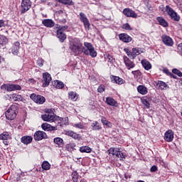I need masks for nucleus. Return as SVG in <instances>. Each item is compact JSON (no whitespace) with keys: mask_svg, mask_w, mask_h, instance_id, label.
I'll use <instances>...</instances> for the list:
<instances>
[{"mask_svg":"<svg viewBox=\"0 0 182 182\" xmlns=\"http://www.w3.org/2000/svg\"><path fill=\"white\" fill-rule=\"evenodd\" d=\"M10 99H12L14 102H22V100H23V97L21 95L13 94L11 95Z\"/></svg>","mask_w":182,"mask_h":182,"instance_id":"obj_28","label":"nucleus"},{"mask_svg":"<svg viewBox=\"0 0 182 182\" xmlns=\"http://www.w3.org/2000/svg\"><path fill=\"white\" fill-rule=\"evenodd\" d=\"M41 128L44 132H55L58 130V126H52L48 123H43L41 124Z\"/></svg>","mask_w":182,"mask_h":182,"instance_id":"obj_13","label":"nucleus"},{"mask_svg":"<svg viewBox=\"0 0 182 182\" xmlns=\"http://www.w3.org/2000/svg\"><path fill=\"white\" fill-rule=\"evenodd\" d=\"M106 103H107L109 106H114L115 107H117V101H116L112 97H107L106 98Z\"/></svg>","mask_w":182,"mask_h":182,"instance_id":"obj_26","label":"nucleus"},{"mask_svg":"<svg viewBox=\"0 0 182 182\" xmlns=\"http://www.w3.org/2000/svg\"><path fill=\"white\" fill-rule=\"evenodd\" d=\"M161 39H162V42L164 43V45H166V46H173L174 45L173 38L168 36L163 35L161 36Z\"/></svg>","mask_w":182,"mask_h":182,"instance_id":"obj_12","label":"nucleus"},{"mask_svg":"<svg viewBox=\"0 0 182 182\" xmlns=\"http://www.w3.org/2000/svg\"><path fill=\"white\" fill-rule=\"evenodd\" d=\"M57 38H58L60 42L63 43L66 40V34L63 31H60V30L57 31Z\"/></svg>","mask_w":182,"mask_h":182,"instance_id":"obj_25","label":"nucleus"},{"mask_svg":"<svg viewBox=\"0 0 182 182\" xmlns=\"http://www.w3.org/2000/svg\"><path fill=\"white\" fill-rule=\"evenodd\" d=\"M80 21L83 23L84 27L89 31L90 29V22L89 18L86 16V14L83 12L80 13Z\"/></svg>","mask_w":182,"mask_h":182,"instance_id":"obj_9","label":"nucleus"},{"mask_svg":"<svg viewBox=\"0 0 182 182\" xmlns=\"http://www.w3.org/2000/svg\"><path fill=\"white\" fill-rule=\"evenodd\" d=\"M101 122L102 124L107 126V127H109V129H112L113 127V125L112 124V122H109L106 117H102L101 119Z\"/></svg>","mask_w":182,"mask_h":182,"instance_id":"obj_32","label":"nucleus"},{"mask_svg":"<svg viewBox=\"0 0 182 182\" xmlns=\"http://www.w3.org/2000/svg\"><path fill=\"white\" fill-rule=\"evenodd\" d=\"M72 177L74 182L79 181V173H77V172L76 171L73 172Z\"/></svg>","mask_w":182,"mask_h":182,"instance_id":"obj_42","label":"nucleus"},{"mask_svg":"<svg viewBox=\"0 0 182 182\" xmlns=\"http://www.w3.org/2000/svg\"><path fill=\"white\" fill-rule=\"evenodd\" d=\"M141 65L145 70H150L151 69V64L146 60H141Z\"/></svg>","mask_w":182,"mask_h":182,"instance_id":"obj_29","label":"nucleus"},{"mask_svg":"<svg viewBox=\"0 0 182 182\" xmlns=\"http://www.w3.org/2000/svg\"><path fill=\"white\" fill-rule=\"evenodd\" d=\"M157 85L161 90H167L168 89V85L161 80H158Z\"/></svg>","mask_w":182,"mask_h":182,"instance_id":"obj_27","label":"nucleus"},{"mask_svg":"<svg viewBox=\"0 0 182 182\" xmlns=\"http://www.w3.org/2000/svg\"><path fill=\"white\" fill-rule=\"evenodd\" d=\"M54 86L56 89H63L65 84L62 81L55 80L54 81Z\"/></svg>","mask_w":182,"mask_h":182,"instance_id":"obj_35","label":"nucleus"},{"mask_svg":"<svg viewBox=\"0 0 182 182\" xmlns=\"http://www.w3.org/2000/svg\"><path fill=\"white\" fill-rule=\"evenodd\" d=\"M106 59L107 62H109V63H114L115 62L114 58H113V56H112L111 55H108Z\"/></svg>","mask_w":182,"mask_h":182,"instance_id":"obj_46","label":"nucleus"},{"mask_svg":"<svg viewBox=\"0 0 182 182\" xmlns=\"http://www.w3.org/2000/svg\"><path fill=\"white\" fill-rule=\"evenodd\" d=\"M21 43L16 41L11 48V53L17 55L19 53V46Z\"/></svg>","mask_w":182,"mask_h":182,"instance_id":"obj_20","label":"nucleus"},{"mask_svg":"<svg viewBox=\"0 0 182 182\" xmlns=\"http://www.w3.org/2000/svg\"><path fill=\"white\" fill-rule=\"evenodd\" d=\"M4 144H5V142H4Z\"/></svg>","mask_w":182,"mask_h":182,"instance_id":"obj_63","label":"nucleus"},{"mask_svg":"<svg viewBox=\"0 0 182 182\" xmlns=\"http://www.w3.org/2000/svg\"><path fill=\"white\" fill-rule=\"evenodd\" d=\"M119 38V41H122V42H124V43H129L132 41V37L127 33H120Z\"/></svg>","mask_w":182,"mask_h":182,"instance_id":"obj_17","label":"nucleus"},{"mask_svg":"<svg viewBox=\"0 0 182 182\" xmlns=\"http://www.w3.org/2000/svg\"><path fill=\"white\" fill-rule=\"evenodd\" d=\"M162 72L165 73V75H167V76H170V75H171V72H170L167 68H164Z\"/></svg>","mask_w":182,"mask_h":182,"instance_id":"obj_49","label":"nucleus"},{"mask_svg":"<svg viewBox=\"0 0 182 182\" xmlns=\"http://www.w3.org/2000/svg\"><path fill=\"white\" fill-rule=\"evenodd\" d=\"M43 63H45V60H43V59L42 58H38V60H37V65L40 68H42V66H43Z\"/></svg>","mask_w":182,"mask_h":182,"instance_id":"obj_48","label":"nucleus"},{"mask_svg":"<svg viewBox=\"0 0 182 182\" xmlns=\"http://www.w3.org/2000/svg\"><path fill=\"white\" fill-rule=\"evenodd\" d=\"M16 113H18L16 105H11L5 112L6 117L8 120H14L16 117Z\"/></svg>","mask_w":182,"mask_h":182,"instance_id":"obj_2","label":"nucleus"},{"mask_svg":"<svg viewBox=\"0 0 182 182\" xmlns=\"http://www.w3.org/2000/svg\"><path fill=\"white\" fill-rule=\"evenodd\" d=\"M141 100L142 105H144L146 109L150 108V102H149V98H141Z\"/></svg>","mask_w":182,"mask_h":182,"instance_id":"obj_41","label":"nucleus"},{"mask_svg":"<svg viewBox=\"0 0 182 182\" xmlns=\"http://www.w3.org/2000/svg\"><path fill=\"white\" fill-rule=\"evenodd\" d=\"M124 50L131 59H136V56H139L141 53V48H132V51L129 48H124Z\"/></svg>","mask_w":182,"mask_h":182,"instance_id":"obj_4","label":"nucleus"},{"mask_svg":"<svg viewBox=\"0 0 182 182\" xmlns=\"http://www.w3.org/2000/svg\"><path fill=\"white\" fill-rule=\"evenodd\" d=\"M57 2H60V4H63V5H69L71 6L72 5H75V3L72 0H55Z\"/></svg>","mask_w":182,"mask_h":182,"instance_id":"obj_34","label":"nucleus"},{"mask_svg":"<svg viewBox=\"0 0 182 182\" xmlns=\"http://www.w3.org/2000/svg\"><path fill=\"white\" fill-rule=\"evenodd\" d=\"M180 0H173V2H175V4H178V1H179Z\"/></svg>","mask_w":182,"mask_h":182,"instance_id":"obj_59","label":"nucleus"},{"mask_svg":"<svg viewBox=\"0 0 182 182\" xmlns=\"http://www.w3.org/2000/svg\"><path fill=\"white\" fill-rule=\"evenodd\" d=\"M181 86H182V79H181V82H180Z\"/></svg>","mask_w":182,"mask_h":182,"instance_id":"obj_61","label":"nucleus"},{"mask_svg":"<svg viewBox=\"0 0 182 182\" xmlns=\"http://www.w3.org/2000/svg\"><path fill=\"white\" fill-rule=\"evenodd\" d=\"M0 28H5V21L3 19L0 20Z\"/></svg>","mask_w":182,"mask_h":182,"instance_id":"obj_54","label":"nucleus"},{"mask_svg":"<svg viewBox=\"0 0 182 182\" xmlns=\"http://www.w3.org/2000/svg\"><path fill=\"white\" fill-rule=\"evenodd\" d=\"M43 170H50V164L48 161H44L41 165Z\"/></svg>","mask_w":182,"mask_h":182,"instance_id":"obj_39","label":"nucleus"},{"mask_svg":"<svg viewBox=\"0 0 182 182\" xmlns=\"http://www.w3.org/2000/svg\"><path fill=\"white\" fill-rule=\"evenodd\" d=\"M80 151L81 153H91L92 149L89 146H81L80 148Z\"/></svg>","mask_w":182,"mask_h":182,"instance_id":"obj_40","label":"nucleus"},{"mask_svg":"<svg viewBox=\"0 0 182 182\" xmlns=\"http://www.w3.org/2000/svg\"><path fill=\"white\" fill-rule=\"evenodd\" d=\"M43 139H48L46 132L43 131H37L34 133V140H36V141H41V140H43Z\"/></svg>","mask_w":182,"mask_h":182,"instance_id":"obj_10","label":"nucleus"},{"mask_svg":"<svg viewBox=\"0 0 182 182\" xmlns=\"http://www.w3.org/2000/svg\"><path fill=\"white\" fill-rule=\"evenodd\" d=\"M166 11L172 21H174L175 22H180V16L174 11V9L171 8L170 6H166Z\"/></svg>","mask_w":182,"mask_h":182,"instance_id":"obj_3","label":"nucleus"},{"mask_svg":"<svg viewBox=\"0 0 182 182\" xmlns=\"http://www.w3.org/2000/svg\"><path fill=\"white\" fill-rule=\"evenodd\" d=\"M50 112H52V109H47L46 113L48 114H50Z\"/></svg>","mask_w":182,"mask_h":182,"instance_id":"obj_58","label":"nucleus"},{"mask_svg":"<svg viewBox=\"0 0 182 182\" xmlns=\"http://www.w3.org/2000/svg\"><path fill=\"white\" fill-rule=\"evenodd\" d=\"M122 29H125V31H133V28L130 26V24L126 23L122 25Z\"/></svg>","mask_w":182,"mask_h":182,"instance_id":"obj_44","label":"nucleus"},{"mask_svg":"<svg viewBox=\"0 0 182 182\" xmlns=\"http://www.w3.org/2000/svg\"><path fill=\"white\" fill-rule=\"evenodd\" d=\"M137 90L140 95H147L148 93L147 87L144 85H139L137 87Z\"/></svg>","mask_w":182,"mask_h":182,"instance_id":"obj_30","label":"nucleus"},{"mask_svg":"<svg viewBox=\"0 0 182 182\" xmlns=\"http://www.w3.org/2000/svg\"><path fill=\"white\" fill-rule=\"evenodd\" d=\"M69 49L75 56H79L82 53L86 56H91V58L97 56V52L95 50L93 44L85 42L83 46V43L77 38H74L70 41Z\"/></svg>","mask_w":182,"mask_h":182,"instance_id":"obj_1","label":"nucleus"},{"mask_svg":"<svg viewBox=\"0 0 182 182\" xmlns=\"http://www.w3.org/2000/svg\"><path fill=\"white\" fill-rule=\"evenodd\" d=\"M28 82H31V83H33V82H35V80L33 78H30L28 80Z\"/></svg>","mask_w":182,"mask_h":182,"instance_id":"obj_56","label":"nucleus"},{"mask_svg":"<svg viewBox=\"0 0 182 182\" xmlns=\"http://www.w3.org/2000/svg\"><path fill=\"white\" fill-rule=\"evenodd\" d=\"M159 9H161L162 11H164V6H160Z\"/></svg>","mask_w":182,"mask_h":182,"instance_id":"obj_57","label":"nucleus"},{"mask_svg":"<svg viewBox=\"0 0 182 182\" xmlns=\"http://www.w3.org/2000/svg\"><path fill=\"white\" fill-rule=\"evenodd\" d=\"M109 154L112 156H116L118 159H126V155L121 152L120 149L118 148H110L109 150Z\"/></svg>","mask_w":182,"mask_h":182,"instance_id":"obj_7","label":"nucleus"},{"mask_svg":"<svg viewBox=\"0 0 182 182\" xmlns=\"http://www.w3.org/2000/svg\"><path fill=\"white\" fill-rule=\"evenodd\" d=\"M6 43H8V38L6 36L0 34V46H4Z\"/></svg>","mask_w":182,"mask_h":182,"instance_id":"obj_37","label":"nucleus"},{"mask_svg":"<svg viewBox=\"0 0 182 182\" xmlns=\"http://www.w3.org/2000/svg\"><path fill=\"white\" fill-rule=\"evenodd\" d=\"M42 23L46 28H53L55 26V21L50 18L43 20Z\"/></svg>","mask_w":182,"mask_h":182,"instance_id":"obj_19","label":"nucleus"},{"mask_svg":"<svg viewBox=\"0 0 182 182\" xmlns=\"http://www.w3.org/2000/svg\"><path fill=\"white\" fill-rule=\"evenodd\" d=\"M43 79L44 82L43 84V87H47V86L50 85V82L52 81V77L50 76V74L48 73H43Z\"/></svg>","mask_w":182,"mask_h":182,"instance_id":"obj_11","label":"nucleus"},{"mask_svg":"<svg viewBox=\"0 0 182 182\" xmlns=\"http://www.w3.org/2000/svg\"><path fill=\"white\" fill-rule=\"evenodd\" d=\"M105 91V85H100L97 88L98 93H103Z\"/></svg>","mask_w":182,"mask_h":182,"instance_id":"obj_50","label":"nucleus"},{"mask_svg":"<svg viewBox=\"0 0 182 182\" xmlns=\"http://www.w3.org/2000/svg\"><path fill=\"white\" fill-rule=\"evenodd\" d=\"M156 21L159 22L161 26H163L164 28H167V26H168V23L167 21H166V19L161 16L157 17Z\"/></svg>","mask_w":182,"mask_h":182,"instance_id":"obj_23","label":"nucleus"},{"mask_svg":"<svg viewBox=\"0 0 182 182\" xmlns=\"http://www.w3.org/2000/svg\"><path fill=\"white\" fill-rule=\"evenodd\" d=\"M41 119L44 122H55V114H44L41 115Z\"/></svg>","mask_w":182,"mask_h":182,"instance_id":"obj_18","label":"nucleus"},{"mask_svg":"<svg viewBox=\"0 0 182 182\" xmlns=\"http://www.w3.org/2000/svg\"><path fill=\"white\" fill-rule=\"evenodd\" d=\"M170 77H172L173 79H177V77H176V75H174L173 73H171V74H170Z\"/></svg>","mask_w":182,"mask_h":182,"instance_id":"obj_55","label":"nucleus"},{"mask_svg":"<svg viewBox=\"0 0 182 182\" xmlns=\"http://www.w3.org/2000/svg\"><path fill=\"white\" fill-rule=\"evenodd\" d=\"M1 90H6V92H14L15 90H21L22 87L21 85L16 84H4L1 86Z\"/></svg>","mask_w":182,"mask_h":182,"instance_id":"obj_5","label":"nucleus"},{"mask_svg":"<svg viewBox=\"0 0 182 182\" xmlns=\"http://www.w3.org/2000/svg\"><path fill=\"white\" fill-rule=\"evenodd\" d=\"M132 73L134 75V76H136V75H137L138 76H140V75H141V73L140 72V70H134V71H132Z\"/></svg>","mask_w":182,"mask_h":182,"instance_id":"obj_53","label":"nucleus"},{"mask_svg":"<svg viewBox=\"0 0 182 182\" xmlns=\"http://www.w3.org/2000/svg\"><path fill=\"white\" fill-rule=\"evenodd\" d=\"M11 139V134L8 132H4L0 134V140H9Z\"/></svg>","mask_w":182,"mask_h":182,"instance_id":"obj_33","label":"nucleus"},{"mask_svg":"<svg viewBox=\"0 0 182 182\" xmlns=\"http://www.w3.org/2000/svg\"><path fill=\"white\" fill-rule=\"evenodd\" d=\"M32 6V1L31 0H22L21 1V14H26L28 12Z\"/></svg>","mask_w":182,"mask_h":182,"instance_id":"obj_8","label":"nucleus"},{"mask_svg":"<svg viewBox=\"0 0 182 182\" xmlns=\"http://www.w3.org/2000/svg\"><path fill=\"white\" fill-rule=\"evenodd\" d=\"M32 140H33V138L31 136H24L21 139V143H23V144H29L32 143Z\"/></svg>","mask_w":182,"mask_h":182,"instance_id":"obj_24","label":"nucleus"},{"mask_svg":"<svg viewBox=\"0 0 182 182\" xmlns=\"http://www.w3.org/2000/svg\"><path fill=\"white\" fill-rule=\"evenodd\" d=\"M112 182H114V181H112Z\"/></svg>","mask_w":182,"mask_h":182,"instance_id":"obj_64","label":"nucleus"},{"mask_svg":"<svg viewBox=\"0 0 182 182\" xmlns=\"http://www.w3.org/2000/svg\"><path fill=\"white\" fill-rule=\"evenodd\" d=\"M123 60H124V63L125 66L127 68V69L129 70H130V69H133V68H134V66H136L134 63H133V61H131L130 59L129 58H127V56L124 55Z\"/></svg>","mask_w":182,"mask_h":182,"instance_id":"obj_15","label":"nucleus"},{"mask_svg":"<svg viewBox=\"0 0 182 182\" xmlns=\"http://www.w3.org/2000/svg\"><path fill=\"white\" fill-rule=\"evenodd\" d=\"M137 182H144V181H138Z\"/></svg>","mask_w":182,"mask_h":182,"instance_id":"obj_62","label":"nucleus"},{"mask_svg":"<svg viewBox=\"0 0 182 182\" xmlns=\"http://www.w3.org/2000/svg\"><path fill=\"white\" fill-rule=\"evenodd\" d=\"M111 80L113 82V83H116L117 85H123V83H124V80L114 75L111 77Z\"/></svg>","mask_w":182,"mask_h":182,"instance_id":"obj_22","label":"nucleus"},{"mask_svg":"<svg viewBox=\"0 0 182 182\" xmlns=\"http://www.w3.org/2000/svg\"><path fill=\"white\" fill-rule=\"evenodd\" d=\"M58 14H63V11L62 10L58 11Z\"/></svg>","mask_w":182,"mask_h":182,"instance_id":"obj_60","label":"nucleus"},{"mask_svg":"<svg viewBox=\"0 0 182 182\" xmlns=\"http://www.w3.org/2000/svg\"><path fill=\"white\" fill-rule=\"evenodd\" d=\"M172 73H173L174 75H177V76H178V77H182V73H181V71H180L177 68H173L172 70Z\"/></svg>","mask_w":182,"mask_h":182,"instance_id":"obj_43","label":"nucleus"},{"mask_svg":"<svg viewBox=\"0 0 182 182\" xmlns=\"http://www.w3.org/2000/svg\"><path fill=\"white\" fill-rule=\"evenodd\" d=\"M123 14L127 16V18H137V14L134 12V11L130 9H124L123 10Z\"/></svg>","mask_w":182,"mask_h":182,"instance_id":"obj_16","label":"nucleus"},{"mask_svg":"<svg viewBox=\"0 0 182 182\" xmlns=\"http://www.w3.org/2000/svg\"><path fill=\"white\" fill-rule=\"evenodd\" d=\"M58 29L57 31H60V32H63V31H66L68 29V26H57Z\"/></svg>","mask_w":182,"mask_h":182,"instance_id":"obj_47","label":"nucleus"},{"mask_svg":"<svg viewBox=\"0 0 182 182\" xmlns=\"http://www.w3.org/2000/svg\"><path fill=\"white\" fill-rule=\"evenodd\" d=\"M91 127H92V130L102 129V126H100V124H99V122H97V121L92 123Z\"/></svg>","mask_w":182,"mask_h":182,"instance_id":"obj_38","label":"nucleus"},{"mask_svg":"<svg viewBox=\"0 0 182 182\" xmlns=\"http://www.w3.org/2000/svg\"><path fill=\"white\" fill-rule=\"evenodd\" d=\"M54 122H57V124H60V126H62V122H63V118L55 116Z\"/></svg>","mask_w":182,"mask_h":182,"instance_id":"obj_45","label":"nucleus"},{"mask_svg":"<svg viewBox=\"0 0 182 182\" xmlns=\"http://www.w3.org/2000/svg\"><path fill=\"white\" fill-rule=\"evenodd\" d=\"M68 99H70V100H72L73 102H76V100L79 99V95L78 94H77L76 92L70 91L68 92Z\"/></svg>","mask_w":182,"mask_h":182,"instance_id":"obj_21","label":"nucleus"},{"mask_svg":"<svg viewBox=\"0 0 182 182\" xmlns=\"http://www.w3.org/2000/svg\"><path fill=\"white\" fill-rule=\"evenodd\" d=\"M74 127H76L77 129H83L85 127V126H83V124L80 122L78 124H75Z\"/></svg>","mask_w":182,"mask_h":182,"instance_id":"obj_51","label":"nucleus"},{"mask_svg":"<svg viewBox=\"0 0 182 182\" xmlns=\"http://www.w3.org/2000/svg\"><path fill=\"white\" fill-rule=\"evenodd\" d=\"M30 98L31 99V100H33L35 103H37V105H43V103L46 102V99L45 98V97L39 95H36V94L35 93L31 94L30 95Z\"/></svg>","mask_w":182,"mask_h":182,"instance_id":"obj_6","label":"nucleus"},{"mask_svg":"<svg viewBox=\"0 0 182 182\" xmlns=\"http://www.w3.org/2000/svg\"><path fill=\"white\" fill-rule=\"evenodd\" d=\"M173 139H174V132H173V130L169 129L166 131L164 134V140L166 141H168V143H170Z\"/></svg>","mask_w":182,"mask_h":182,"instance_id":"obj_14","label":"nucleus"},{"mask_svg":"<svg viewBox=\"0 0 182 182\" xmlns=\"http://www.w3.org/2000/svg\"><path fill=\"white\" fill-rule=\"evenodd\" d=\"M65 134L67 136H70V137H72L73 139H79L80 137V135L79 134H77L75 132L73 131H68L66 132Z\"/></svg>","mask_w":182,"mask_h":182,"instance_id":"obj_31","label":"nucleus"},{"mask_svg":"<svg viewBox=\"0 0 182 182\" xmlns=\"http://www.w3.org/2000/svg\"><path fill=\"white\" fill-rule=\"evenodd\" d=\"M55 144H57L58 147H62L63 146V139L60 137H56L53 139Z\"/></svg>","mask_w":182,"mask_h":182,"instance_id":"obj_36","label":"nucleus"},{"mask_svg":"<svg viewBox=\"0 0 182 182\" xmlns=\"http://www.w3.org/2000/svg\"><path fill=\"white\" fill-rule=\"evenodd\" d=\"M158 168L157 166H156L155 165L152 166L150 168V172L151 173H154L156 171H157Z\"/></svg>","mask_w":182,"mask_h":182,"instance_id":"obj_52","label":"nucleus"}]
</instances>
